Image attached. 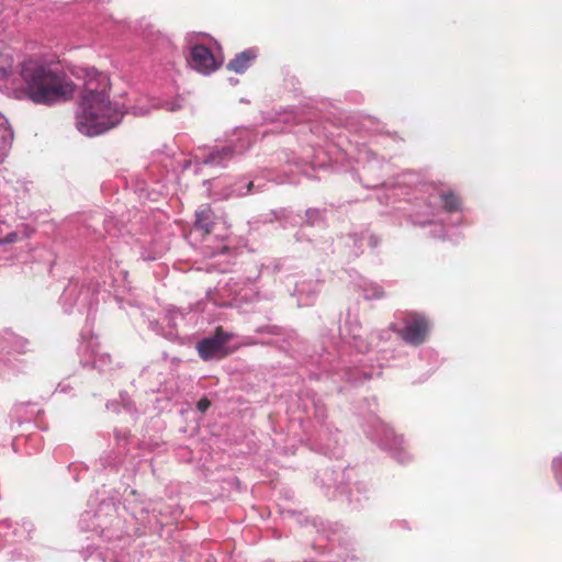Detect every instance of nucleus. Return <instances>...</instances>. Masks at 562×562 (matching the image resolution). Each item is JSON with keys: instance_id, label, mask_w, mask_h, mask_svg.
I'll return each instance as SVG.
<instances>
[{"instance_id": "1", "label": "nucleus", "mask_w": 562, "mask_h": 562, "mask_svg": "<svg viewBox=\"0 0 562 562\" xmlns=\"http://www.w3.org/2000/svg\"><path fill=\"white\" fill-rule=\"evenodd\" d=\"M80 72L76 75L82 77L85 82L76 126L81 134L93 137L116 127L126 110L119 102L110 100V80L105 74L93 67L82 68Z\"/></svg>"}, {"instance_id": "2", "label": "nucleus", "mask_w": 562, "mask_h": 562, "mask_svg": "<svg viewBox=\"0 0 562 562\" xmlns=\"http://www.w3.org/2000/svg\"><path fill=\"white\" fill-rule=\"evenodd\" d=\"M20 75L25 97L36 104L53 105L74 97L75 85L57 64L29 58Z\"/></svg>"}, {"instance_id": "3", "label": "nucleus", "mask_w": 562, "mask_h": 562, "mask_svg": "<svg viewBox=\"0 0 562 562\" xmlns=\"http://www.w3.org/2000/svg\"><path fill=\"white\" fill-rule=\"evenodd\" d=\"M429 193L428 199L424 196L418 198L419 203L415 205L414 211L408 215V220L413 225L425 226L426 224H432L437 217L436 204L441 203L442 207L447 212H456L460 210V199L451 190L436 189L429 186H423L419 191L422 193Z\"/></svg>"}, {"instance_id": "4", "label": "nucleus", "mask_w": 562, "mask_h": 562, "mask_svg": "<svg viewBox=\"0 0 562 562\" xmlns=\"http://www.w3.org/2000/svg\"><path fill=\"white\" fill-rule=\"evenodd\" d=\"M60 304L65 313L71 314L77 310L78 313H87L89 316L97 304V289L94 285L71 280L60 296Z\"/></svg>"}, {"instance_id": "5", "label": "nucleus", "mask_w": 562, "mask_h": 562, "mask_svg": "<svg viewBox=\"0 0 562 562\" xmlns=\"http://www.w3.org/2000/svg\"><path fill=\"white\" fill-rule=\"evenodd\" d=\"M254 143V135L250 131L238 128L236 140L222 148L213 149L205 157L201 158V165L213 167H226L235 156L246 153Z\"/></svg>"}, {"instance_id": "6", "label": "nucleus", "mask_w": 562, "mask_h": 562, "mask_svg": "<svg viewBox=\"0 0 562 562\" xmlns=\"http://www.w3.org/2000/svg\"><path fill=\"white\" fill-rule=\"evenodd\" d=\"M78 353L83 367H91L100 372H106L113 368L111 356L101 350L98 338L90 333L81 334Z\"/></svg>"}, {"instance_id": "7", "label": "nucleus", "mask_w": 562, "mask_h": 562, "mask_svg": "<svg viewBox=\"0 0 562 562\" xmlns=\"http://www.w3.org/2000/svg\"><path fill=\"white\" fill-rule=\"evenodd\" d=\"M390 328L408 345H422L430 330L429 321L422 314L409 313L403 318V327L397 328L395 324H391Z\"/></svg>"}, {"instance_id": "8", "label": "nucleus", "mask_w": 562, "mask_h": 562, "mask_svg": "<svg viewBox=\"0 0 562 562\" xmlns=\"http://www.w3.org/2000/svg\"><path fill=\"white\" fill-rule=\"evenodd\" d=\"M313 412H310V408H306V414L313 416L317 419L319 424H323L326 417V408L321 401L312 400ZM315 447L325 454L335 453V448L337 445V439L333 437V431L329 426L321 425V428L317 430V434L314 438Z\"/></svg>"}, {"instance_id": "9", "label": "nucleus", "mask_w": 562, "mask_h": 562, "mask_svg": "<svg viewBox=\"0 0 562 562\" xmlns=\"http://www.w3.org/2000/svg\"><path fill=\"white\" fill-rule=\"evenodd\" d=\"M27 341L13 334H8L4 338V346L0 350V375L10 376L16 371V358L12 356L15 353H23L26 351Z\"/></svg>"}, {"instance_id": "10", "label": "nucleus", "mask_w": 562, "mask_h": 562, "mask_svg": "<svg viewBox=\"0 0 562 562\" xmlns=\"http://www.w3.org/2000/svg\"><path fill=\"white\" fill-rule=\"evenodd\" d=\"M339 333L341 339L352 345L359 352H368L372 346V342L368 341L366 331L356 315H347L344 324L340 326Z\"/></svg>"}, {"instance_id": "11", "label": "nucleus", "mask_w": 562, "mask_h": 562, "mask_svg": "<svg viewBox=\"0 0 562 562\" xmlns=\"http://www.w3.org/2000/svg\"><path fill=\"white\" fill-rule=\"evenodd\" d=\"M189 66L202 75L214 72L222 64L212 50L204 45H193L188 57Z\"/></svg>"}, {"instance_id": "12", "label": "nucleus", "mask_w": 562, "mask_h": 562, "mask_svg": "<svg viewBox=\"0 0 562 562\" xmlns=\"http://www.w3.org/2000/svg\"><path fill=\"white\" fill-rule=\"evenodd\" d=\"M207 183L212 196L216 200L244 196L251 193L254 188V182L245 178L235 183H226L224 180L207 181Z\"/></svg>"}, {"instance_id": "13", "label": "nucleus", "mask_w": 562, "mask_h": 562, "mask_svg": "<svg viewBox=\"0 0 562 562\" xmlns=\"http://www.w3.org/2000/svg\"><path fill=\"white\" fill-rule=\"evenodd\" d=\"M231 338V334L221 329L216 330L215 335L204 338L198 344L199 356L204 360L223 357L225 345Z\"/></svg>"}, {"instance_id": "14", "label": "nucleus", "mask_w": 562, "mask_h": 562, "mask_svg": "<svg viewBox=\"0 0 562 562\" xmlns=\"http://www.w3.org/2000/svg\"><path fill=\"white\" fill-rule=\"evenodd\" d=\"M319 290L318 281L302 280L295 283L293 295L296 296L299 306H310L316 301Z\"/></svg>"}, {"instance_id": "15", "label": "nucleus", "mask_w": 562, "mask_h": 562, "mask_svg": "<svg viewBox=\"0 0 562 562\" xmlns=\"http://www.w3.org/2000/svg\"><path fill=\"white\" fill-rule=\"evenodd\" d=\"M214 224V214L210 206L202 207L195 213V222L190 232V237L198 239L209 235Z\"/></svg>"}, {"instance_id": "16", "label": "nucleus", "mask_w": 562, "mask_h": 562, "mask_svg": "<svg viewBox=\"0 0 562 562\" xmlns=\"http://www.w3.org/2000/svg\"><path fill=\"white\" fill-rule=\"evenodd\" d=\"M257 58L255 48H248L237 54L228 64L227 69L236 74H244Z\"/></svg>"}, {"instance_id": "17", "label": "nucleus", "mask_w": 562, "mask_h": 562, "mask_svg": "<svg viewBox=\"0 0 562 562\" xmlns=\"http://www.w3.org/2000/svg\"><path fill=\"white\" fill-rule=\"evenodd\" d=\"M13 136L7 117L0 113V164L4 161L11 149Z\"/></svg>"}, {"instance_id": "18", "label": "nucleus", "mask_w": 562, "mask_h": 562, "mask_svg": "<svg viewBox=\"0 0 562 562\" xmlns=\"http://www.w3.org/2000/svg\"><path fill=\"white\" fill-rule=\"evenodd\" d=\"M359 160H366L362 167V178H369V176L380 171L383 167L376 155L370 150L360 153Z\"/></svg>"}, {"instance_id": "19", "label": "nucleus", "mask_w": 562, "mask_h": 562, "mask_svg": "<svg viewBox=\"0 0 562 562\" xmlns=\"http://www.w3.org/2000/svg\"><path fill=\"white\" fill-rule=\"evenodd\" d=\"M357 286L366 300L381 299L384 294L383 289L379 284L366 279H361Z\"/></svg>"}, {"instance_id": "20", "label": "nucleus", "mask_w": 562, "mask_h": 562, "mask_svg": "<svg viewBox=\"0 0 562 562\" xmlns=\"http://www.w3.org/2000/svg\"><path fill=\"white\" fill-rule=\"evenodd\" d=\"M18 240V233L11 228L9 223L0 221V246L9 245Z\"/></svg>"}, {"instance_id": "21", "label": "nucleus", "mask_w": 562, "mask_h": 562, "mask_svg": "<svg viewBox=\"0 0 562 562\" xmlns=\"http://www.w3.org/2000/svg\"><path fill=\"white\" fill-rule=\"evenodd\" d=\"M369 487L366 483H357L349 491V501L360 504L362 499H367Z\"/></svg>"}, {"instance_id": "22", "label": "nucleus", "mask_w": 562, "mask_h": 562, "mask_svg": "<svg viewBox=\"0 0 562 562\" xmlns=\"http://www.w3.org/2000/svg\"><path fill=\"white\" fill-rule=\"evenodd\" d=\"M552 472L554 475V479L562 490V454L555 457L551 462Z\"/></svg>"}, {"instance_id": "23", "label": "nucleus", "mask_w": 562, "mask_h": 562, "mask_svg": "<svg viewBox=\"0 0 562 562\" xmlns=\"http://www.w3.org/2000/svg\"><path fill=\"white\" fill-rule=\"evenodd\" d=\"M306 222L310 225H317L324 221V213L317 209H310L305 213Z\"/></svg>"}, {"instance_id": "24", "label": "nucleus", "mask_w": 562, "mask_h": 562, "mask_svg": "<svg viewBox=\"0 0 562 562\" xmlns=\"http://www.w3.org/2000/svg\"><path fill=\"white\" fill-rule=\"evenodd\" d=\"M164 251H165L164 247H155L153 249V251H150V252H148L146 249H143V251L140 252V256L144 260L151 261V260H156V259L160 258L161 255L164 254Z\"/></svg>"}, {"instance_id": "25", "label": "nucleus", "mask_w": 562, "mask_h": 562, "mask_svg": "<svg viewBox=\"0 0 562 562\" xmlns=\"http://www.w3.org/2000/svg\"><path fill=\"white\" fill-rule=\"evenodd\" d=\"M104 508H108V509H113V505L111 503H105L103 502L101 505H100V508L97 513L94 514H91L90 512H86L82 517H81V521H86L88 518H91V517H94L97 518L98 520H100V517H101V512L104 509Z\"/></svg>"}, {"instance_id": "26", "label": "nucleus", "mask_w": 562, "mask_h": 562, "mask_svg": "<svg viewBox=\"0 0 562 562\" xmlns=\"http://www.w3.org/2000/svg\"><path fill=\"white\" fill-rule=\"evenodd\" d=\"M131 112L136 116H143V115H146L147 113H149V108L145 106V105L144 106L135 105V106L131 108Z\"/></svg>"}, {"instance_id": "27", "label": "nucleus", "mask_w": 562, "mask_h": 562, "mask_svg": "<svg viewBox=\"0 0 562 562\" xmlns=\"http://www.w3.org/2000/svg\"><path fill=\"white\" fill-rule=\"evenodd\" d=\"M389 337H390L389 330H379V331L371 334V338L369 341H371L373 344L374 338L382 340V339H389Z\"/></svg>"}, {"instance_id": "28", "label": "nucleus", "mask_w": 562, "mask_h": 562, "mask_svg": "<svg viewBox=\"0 0 562 562\" xmlns=\"http://www.w3.org/2000/svg\"><path fill=\"white\" fill-rule=\"evenodd\" d=\"M1 7L3 9H11V11L14 13L18 9V0H2Z\"/></svg>"}, {"instance_id": "29", "label": "nucleus", "mask_w": 562, "mask_h": 562, "mask_svg": "<svg viewBox=\"0 0 562 562\" xmlns=\"http://www.w3.org/2000/svg\"><path fill=\"white\" fill-rule=\"evenodd\" d=\"M72 390L71 385L68 382H60L56 389L59 393H69Z\"/></svg>"}, {"instance_id": "30", "label": "nucleus", "mask_w": 562, "mask_h": 562, "mask_svg": "<svg viewBox=\"0 0 562 562\" xmlns=\"http://www.w3.org/2000/svg\"><path fill=\"white\" fill-rule=\"evenodd\" d=\"M209 407H210V401H209V400H206V398H202V400H200V401L198 402V404H196V408H198L200 412H202V413L206 412Z\"/></svg>"}, {"instance_id": "31", "label": "nucleus", "mask_w": 562, "mask_h": 562, "mask_svg": "<svg viewBox=\"0 0 562 562\" xmlns=\"http://www.w3.org/2000/svg\"><path fill=\"white\" fill-rule=\"evenodd\" d=\"M113 224H114V218L113 217L104 220V227H105L106 232L109 234H113L114 235L115 233L113 232Z\"/></svg>"}, {"instance_id": "32", "label": "nucleus", "mask_w": 562, "mask_h": 562, "mask_svg": "<svg viewBox=\"0 0 562 562\" xmlns=\"http://www.w3.org/2000/svg\"><path fill=\"white\" fill-rule=\"evenodd\" d=\"M346 374H347L348 381H350L352 383H357L358 382V378L356 376V374H358L357 370H349V371L346 372Z\"/></svg>"}, {"instance_id": "33", "label": "nucleus", "mask_w": 562, "mask_h": 562, "mask_svg": "<svg viewBox=\"0 0 562 562\" xmlns=\"http://www.w3.org/2000/svg\"><path fill=\"white\" fill-rule=\"evenodd\" d=\"M121 398L123 401V406L124 408L127 411V412H132L133 411V405H132V402L128 400V398H125V396L122 394L121 395Z\"/></svg>"}, {"instance_id": "34", "label": "nucleus", "mask_w": 562, "mask_h": 562, "mask_svg": "<svg viewBox=\"0 0 562 562\" xmlns=\"http://www.w3.org/2000/svg\"><path fill=\"white\" fill-rule=\"evenodd\" d=\"M86 529H89V530H97V529H103V524L101 521H99L98 524H88L85 526Z\"/></svg>"}, {"instance_id": "35", "label": "nucleus", "mask_w": 562, "mask_h": 562, "mask_svg": "<svg viewBox=\"0 0 562 562\" xmlns=\"http://www.w3.org/2000/svg\"><path fill=\"white\" fill-rule=\"evenodd\" d=\"M178 315L182 316V313H180L178 310H171L168 313L170 322H175Z\"/></svg>"}, {"instance_id": "36", "label": "nucleus", "mask_w": 562, "mask_h": 562, "mask_svg": "<svg viewBox=\"0 0 562 562\" xmlns=\"http://www.w3.org/2000/svg\"><path fill=\"white\" fill-rule=\"evenodd\" d=\"M378 244H379V239H378V237H375V236H373V235H370V236H369V245H370L372 248H374V247H376V246H378Z\"/></svg>"}, {"instance_id": "37", "label": "nucleus", "mask_w": 562, "mask_h": 562, "mask_svg": "<svg viewBox=\"0 0 562 562\" xmlns=\"http://www.w3.org/2000/svg\"><path fill=\"white\" fill-rule=\"evenodd\" d=\"M10 74H11L10 69H7V68L0 69V77L3 79H7L10 76Z\"/></svg>"}, {"instance_id": "38", "label": "nucleus", "mask_w": 562, "mask_h": 562, "mask_svg": "<svg viewBox=\"0 0 562 562\" xmlns=\"http://www.w3.org/2000/svg\"><path fill=\"white\" fill-rule=\"evenodd\" d=\"M337 555L341 558L342 562H347L349 559L353 558V555H350L349 553H346V554L337 553Z\"/></svg>"}, {"instance_id": "39", "label": "nucleus", "mask_w": 562, "mask_h": 562, "mask_svg": "<svg viewBox=\"0 0 562 562\" xmlns=\"http://www.w3.org/2000/svg\"><path fill=\"white\" fill-rule=\"evenodd\" d=\"M350 238L353 239V243L355 245L357 246L359 243H360V239L362 238V235L361 236H358L357 234H351L350 235Z\"/></svg>"}, {"instance_id": "40", "label": "nucleus", "mask_w": 562, "mask_h": 562, "mask_svg": "<svg viewBox=\"0 0 562 562\" xmlns=\"http://www.w3.org/2000/svg\"><path fill=\"white\" fill-rule=\"evenodd\" d=\"M106 407H108V409H112V411L119 412V409H117V405H116V403H114V402H113V403H109V404L106 405Z\"/></svg>"}, {"instance_id": "41", "label": "nucleus", "mask_w": 562, "mask_h": 562, "mask_svg": "<svg viewBox=\"0 0 562 562\" xmlns=\"http://www.w3.org/2000/svg\"><path fill=\"white\" fill-rule=\"evenodd\" d=\"M397 458H398V461L402 462V463L405 462L408 459V457L405 456L403 452H398V457Z\"/></svg>"}, {"instance_id": "42", "label": "nucleus", "mask_w": 562, "mask_h": 562, "mask_svg": "<svg viewBox=\"0 0 562 562\" xmlns=\"http://www.w3.org/2000/svg\"><path fill=\"white\" fill-rule=\"evenodd\" d=\"M370 436H371L372 440L378 441L381 445H384L378 436H375V435H370Z\"/></svg>"}, {"instance_id": "43", "label": "nucleus", "mask_w": 562, "mask_h": 562, "mask_svg": "<svg viewBox=\"0 0 562 562\" xmlns=\"http://www.w3.org/2000/svg\"><path fill=\"white\" fill-rule=\"evenodd\" d=\"M411 177H413V173H411V172L403 175L404 179L402 180V182H406V178H411Z\"/></svg>"}, {"instance_id": "44", "label": "nucleus", "mask_w": 562, "mask_h": 562, "mask_svg": "<svg viewBox=\"0 0 562 562\" xmlns=\"http://www.w3.org/2000/svg\"><path fill=\"white\" fill-rule=\"evenodd\" d=\"M370 378H371V373H368V372L363 373V379L364 380L370 379Z\"/></svg>"}, {"instance_id": "45", "label": "nucleus", "mask_w": 562, "mask_h": 562, "mask_svg": "<svg viewBox=\"0 0 562 562\" xmlns=\"http://www.w3.org/2000/svg\"><path fill=\"white\" fill-rule=\"evenodd\" d=\"M379 183H366V186H372V187H376Z\"/></svg>"}, {"instance_id": "46", "label": "nucleus", "mask_w": 562, "mask_h": 562, "mask_svg": "<svg viewBox=\"0 0 562 562\" xmlns=\"http://www.w3.org/2000/svg\"><path fill=\"white\" fill-rule=\"evenodd\" d=\"M177 109H178V106H175V105H172V106L170 108V110H171V111H176Z\"/></svg>"}, {"instance_id": "47", "label": "nucleus", "mask_w": 562, "mask_h": 562, "mask_svg": "<svg viewBox=\"0 0 562 562\" xmlns=\"http://www.w3.org/2000/svg\"><path fill=\"white\" fill-rule=\"evenodd\" d=\"M25 526L32 527V522H24Z\"/></svg>"}]
</instances>
